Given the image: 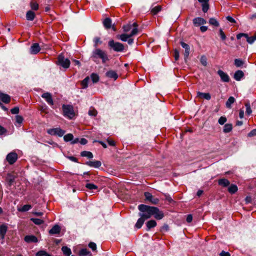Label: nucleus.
I'll return each instance as SVG.
<instances>
[{
	"label": "nucleus",
	"mask_w": 256,
	"mask_h": 256,
	"mask_svg": "<svg viewBox=\"0 0 256 256\" xmlns=\"http://www.w3.org/2000/svg\"><path fill=\"white\" fill-rule=\"evenodd\" d=\"M138 209L140 212L138 214L140 218L135 224V227L137 228H141L144 221L152 216H154L156 220H161L164 216L163 212L155 206L141 204L138 206Z\"/></svg>",
	"instance_id": "obj_1"
},
{
	"label": "nucleus",
	"mask_w": 256,
	"mask_h": 256,
	"mask_svg": "<svg viewBox=\"0 0 256 256\" xmlns=\"http://www.w3.org/2000/svg\"><path fill=\"white\" fill-rule=\"evenodd\" d=\"M91 58L95 61L96 59L99 58L102 59V62L103 63L106 62L108 60V58L106 52L100 49V48H96L92 52V54L91 56Z\"/></svg>",
	"instance_id": "obj_2"
},
{
	"label": "nucleus",
	"mask_w": 256,
	"mask_h": 256,
	"mask_svg": "<svg viewBox=\"0 0 256 256\" xmlns=\"http://www.w3.org/2000/svg\"><path fill=\"white\" fill-rule=\"evenodd\" d=\"M62 110L64 115L70 119L72 118L75 116L73 107L70 105H63Z\"/></svg>",
	"instance_id": "obj_3"
},
{
	"label": "nucleus",
	"mask_w": 256,
	"mask_h": 256,
	"mask_svg": "<svg viewBox=\"0 0 256 256\" xmlns=\"http://www.w3.org/2000/svg\"><path fill=\"white\" fill-rule=\"evenodd\" d=\"M108 46L114 51L117 52H122L124 50V46L119 42H115L114 40H110L108 43Z\"/></svg>",
	"instance_id": "obj_4"
},
{
	"label": "nucleus",
	"mask_w": 256,
	"mask_h": 256,
	"mask_svg": "<svg viewBox=\"0 0 256 256\" xmlns=\"http://www.w3.org/2000/svg\"><path fill=\"white\" fill-rule=\"evenodd\" d=\"M58 62L64 68H68L70 66V60L68 58H65L62 54L58 57Z\"/></svg>",
	"instance_id": "obj_5"
},
{
	"label": "nucleus",
	"mask_w": 256,
	"mask_h": 256,
	"mask_svg": "<svg viewBox=\"0 0 256 256\" xmlns=\"http://www.w3.org/2000/svg\"><path fill=\"white\" fill-rule=\"evenodd\" d=\"M47 132L52 136L57 135L59 136H62L65 133V131L60 128H50L47 130Z\"/></svg>",
	"instance_id": "obj_6"
},
{
	"label": "nucleus",
	"mask_w": 256,
	"mask_h": 256,
	"mask_svg": "<svg viewBox=\"0 0 256 256\" xmlns=\"http://www.w3.org/2000/svg\"><path fill=\"white\" fill-rule=\"evenodd\" d=\"M144 196L146 198V200L150 202L152 204H156L159 202L158 198H155L148 192H145L144 193Z\"/></svg>",
	"instance_id": "obj_7"
},
{
	"label": "nucleus",
	"mask_w": 256,
	"mask_h": 256,
	"mask_svg": "<svg viewBox=\"0 0 256 256\" xmlns=\"http://www.w3.org/2000/svg\"><path fill=\"white\" fill-rule=\"evenodd\" d=\"M6 159L10 164H12L16 161L18 154L16 152H10L7 155Z\"/></svg>",
	"instance_id": "obj_8"
},
{
	"label": "nucleus",
	"mask_w": 256,
	"mask_h": 256,
	"mask_svg": "<svg viewBox=\"0 0 256 256\" xmlns=\"http://www.w3.org/2000/svg\"><path fill=\"white\" fill-rule=\"evenodd\" d=\"M218 74L220 76L221 80L224 82H229L230 78L228 75L223 72L222 70H219L218 71Z\"/></svg>",
	"instance_id": "obj_9"
},
{
	"label": "nucleus",
	"mask_w": 256,
	"mask_h": 256,
	"mask_svg": "<svg viewBox=\"0 0 256 256\" xmlns=\"http://www.w3.org/2000/svg\"><path fill=\"white\" fill-rule=\"evenodd\" d=\"M42 97L45 99L48 104L50 106L54 105V102L52 98V94L48 92H44L42 95Z\"/></svg>",
	"instance_id": "obj_10"
},
{
	"label": "nucleus",
	"mask_w": 256,
	"mask_h": 256,
	"mask_svg": "<svg viewBox=\"0 0 256 256\" xmlns=\"http://www.w3.org/2000/svg\"><path fill=\"white\" fill-rule=\"evenodd\" d=\"M40 50V48L38 43L33 44L30 49V52L32 54H37Z\"/></svg>",
	"instance_id": "obj_11"
},
{
	"label": "nucleus",
	"mask_w": 256,
	"mask_h": 256,
	"mask_svg": "<svg viewBox=\"0 0 256 256\" xmlns=\"http://www.w3.org/2000/svg\"><path fill=\"white\" fill-rule=\"evenodd\" d=\"M193 24L196 26H198L200 25L206 24V21L202 18H194L193 20Z\"/></svg>",
	"instance_id": "obj_12"
},
{
	"label": "nucleus",
	"mask_w": 256,
	"mask_h": 256,
	"mask_svg": "<svg viewBox=\"0 0 256 256\" xmlns=\"http://www.w3.org/2000/svg\"><path fill=\"white\" fill-rule=\"evenodd\" d=\"M86 164L90 167L98 168L101 166L102 163L99 160L88 161L86 162Z\"/></svg>",
	"instance_id": "obj_13"
},
{
	"label": "nucleus",
	"mask_w": 256,
	"mask_h": 256,
	"mask_svg": "<svg viewBox=\"0 0 256 256\" xmlns=\"http://www.w3.org/2000/svg\"><path fill=\"white\" fill-rule=\"evenodd\" d=\"M60 227L58 225H54L50 230L49 234H58L60 232Z\"/></svg>",
	"instance_id": "obj_14"
},
{
	"label": "nucleus",
	"mask_w": 256,
	"mask_h": 256,
	"mask_svg": "<svg viewBox=\"0 0 256 256\" xmlns=\"http://www.w3.org/2000/svg\"><path fill=\"white\" fill-rule=\"evenodd\" d=\"M180 44H181L182 46L185 49L184 55V58H185V59H186L188 58L189 54H190V46L188 44H186L185 42H180Z\"/></svg>",
	"instance_id": "obj_15"
},
{
	"label": "nucleus",
	"mask_w": 256,
	"mask_h": 256,
	"mask_svg": "<svg viewBox=\"0 0 256 256\" xmlns=\"http://www.w3.org/2000/svg\"><path fill=\"white\" fill-rule=\"evenodd\" d=\"M106 75L107 77L113 78L114 80H116L118 78V75L116 72L115 71L112 70L107 72L106 74Z\"/></svg>",
	"instance_id": "obj_16"
},
{
	"label": "nucleus",
	"mask_w": 256,
	"mask_h": 256,
	"mask_svg": "<svg viewBox=\"0 0 256 256\" xmlns=\"http://www.w3.org/2000/svg\"><path fill=\"white\" fill-rule=\"evenodd\" d=\"M244 76V74L243 72L240 70H238L235 72L234 78L236 80L239 81Z\"/></svg>",
	"instance_id": "obj_17"
},
{
	"label": "nucleus",
	"mask_w": 256,
	"mask_h": 256,
	"mask_svg": "<svg viewBox=\"0 0 256 256\" xmlns=\"http://www.w3.org/2000/svg\"><path fill=\"white\" fill-rule=\"evenodd\" d=\"M197 96L206 100H210L211 98L210 94L209 93H203L200 92H197Z\"/></svg>",
	"instance_id": "obj_18"
},
{
	"label": "nucleus",
	"mask_w": 256,
	"mask_h": 256,
	"mask_svg": "<svg viewBox=\"0 0 256 256\" xmlns=\"http://www.w3.org/2000/svg\"><path fill=\"white\" fill-rule=\"evenodd\" d=\"M0 99L4 102L8 104L10 102V98L8 94H0Z\"/></svg>",
	"instance_id": "obj_19"
},
{
	"label": "nucleus",
	"mask_w": 256,
	"mask_h": 256,
	"mask_svg": "<svg viewBox=\"0 0 256 256\" xmlns=\"http://www.w3.org/2000/svg\"><path fill=\"white\" fill-rule=\"evenodd\" d=\"M24 240L27 242H38V238L34 236H26L24 238Z\"/></svg>",
	"instance_id": "obj_20"
},
{
	"label": "nucleus",
	"mask_w": 256,
	"mask_h": 256,
	"mask_svg": "<svg viewBox=\"0 0 256 256\" xmlns=\"http://www.w3.org/2000/svg\"><path fill=\"white\" fill-rule=\"evenodd\" d=\"M218 184L220 186L226 187L230 185V182L226 178H221L218 180Z\"/></svg>",
	"instance_id": "obj_21"
},
{
	"label": "nucleus",
	"mask_w": 256,
	"mask_h": 256,
	"mask_svg": "<svg viewBox=\"0 0 256 256\" xmlns=\"http://www.w3.org/2000/svg\"><path fill=\"white\" fill-rule=\"evenodd\" d=\"M36 16L35 13L32 11L28 10L26 14V18L28 20H33Z\"/></svg>",
	"instance_id": "obj_22"
},
{
	"label": "nucleus",
	"mask_w": 256,
	"mask_h": 256,
	"mask_svg": "<svg viewBox=\"0 0 256 256\" xmlns=\"http://www.w3.org/2000/svg\"><path fill=\"white\" fill-rule=\"evenodd\" d=\"M104 26L106 29H109L112 27V20L110 18H107L103 22Z\"/></svg>",
	"instance_id": "obj_23"
},
{
	"label": "nucleus",
	"mask_w": 256,
	"mask_h": 256,
	"mask_svg": "<svg viewBox=\"0 0 256 256\" xmlns=\"http://www.w3.org/2000/svg\"><path fill=\"white\" fill-rule=\"evenodd\" d=\"M147 230H149L150 228L155 227L156 226V222L154 220H150L146 223Z\"/></svg>",
	"instance_id": "obj_24"
},
{
	"label": "nucleus",
	"mask_w": 256,
	"mask_h": 256,
	"mask_svg": "<svg viewBox=\"0 0 256 256\" xmlns=\"http://www.w3.org/2000/svg\"><path fill=\"white\" fill-rule=\"evenodd\" d=\"M7 231V226L2 224L0 226V235L2 238H4L5 234Z\"/></svg>",
	"instance_id": "obj_25"
},
{
	"label": "nucleus",
	"mask_w": 256,
	"mask_h": 256,
	"mask_svg": "<svg viewBox=\"0 0 256 256\" xmlns=\"http://www.w3.org/2000/svg\"><path fill=\"white\" fill-rule=\"evenodd\" d=\"M80 256H92L90 252L86 248H82L79 252Z\"/></svg>",
	"instance_id": "obj_26"
},
{
	"label": "nucleus",
	"mask_w": 256,
	"mask_h": 256,
	"mask_svg": "<svg viewBox=\"0 0 256 256\" xmlns=\"http://www.w3.org/2000/svg\"><path fill=\"white\" fill-rule=\"evenodd\" d=\"M238 190V188L237 186L234 184H232L228 188V191L231 194L236 193Z\"/></svg>",
	"instance_id": "obj_27"
},
{
	"label": "nucleus",
	"mask_w": 256,
	"mask_h": 256,
	"mask_svg": "<svg viewBox=\"0 0 256 256\" xmlns=\"http://www.w3.org/2000/svg\"><path fill=\"white\" fill-rule=\"evenodd\" d=\"M30 6L31 8L34 10H37L38 9V4L35 0H31L30 2Z\"/></svg>",
	"instance_id": "obj_28"
},
{
	"label": "nucleus",
	"mask_w": 256,
	"mask_h": 256,
	"mask_svg": "<svg viewBox=\"0 0 256 256\" xmlns=\"http://www.w3.org/2000/svg\"><path fill=\"white\" fill-rule=\"evenodd\" d=\"M16 178V177L10 174H8V175L6 180L8 182L9 186H11L13 182L14 181Z\"/></svg>",
	"instance_id": "obj_29"
},
{
	"label": "nucleus",
	"mask_w": 256,
	"mask_h": 256,
	"mask_svg": "<svg viewBox=\"0 0 256 256\" xmlns=\"http://www.w3.org/2000/svg\"><path fill=\"white\" fill-rule=\"evenodd\" d=\"M162 10V6L160 5L156 6L151 9V13L154 14H156Z\"/></svg>",
	"instance_id": "obj_30"
},
{
	"label": "nucleus",
	"mask_w": 256,
	"mask_h": 256,
	"mask_svg": "<svg viewBox=\"0 0 256 256\" xmlns=\"http://www.w3.org/2000/svg\"><path fill=\"white\" fill-rule=\"evenodd\" d=\"M235 102V98L233 96H230L226 102V106L228 108H232V104Z\"/></svg>",
	"instance_id": "obj_31"
},
{
	"label": "nucleus",
	"mask_w": 256,
	"mask_h": 256,
	"mask_svg": "<svg viewBox=\"0 0 256 256\" xmlns=\"http://www.w3.org/2000/svg\"><path fill=\"white\" fill-rule=\"evenodd\" d=\"M62 250L66 256H70L72 253L70 249L66 246H62Z\"/></svg>",
	"instance_id": "obj_32"
},
{
	"label": "nucleus",
	"mask_w": 256,
	"mask_h": 256,
	"mask_svg": "<svg viewBox=\"0 0 256 256\" xmlns=\"http://www.w3.org/2000/svg\"><path fill=\"white\" fill-rule=\"evenodd\" d=\"M232 128V126L230 124H226L224 126L223 132L224 133H228L230 132Z\"/></svg>",
	"instance_id": "obj_33"
},
{
	"label": "nucleus",
	"mask_w": 256,
	"mask_h": 256,
	"mask_svg": "<svg viewBox=\"0 0 256 256\" xmlns=\"http://www.w3.org/2000/svg\"><path fill=\"white\" fill-rule=\"evenodd\" d=\"M80 156H82L88 157L89 158H93V154L88 151H82L80 153Z\"/></svg>",
	"instance_id": "obj_34"
},
{
	"label": "nucleus",
	"mask_w": 256,
	"mask_h": 256,
	"mask_svg": "<svg viewBox=\"0 0 256 256\" xmlns=\"http://www.w3.org/2000/svg\"><path fill=\"white\" fill-rule=\"evenodd\" d=\"M32 208V206L30 204H25L21 208H18V210L20 212H27L30 210Z\"/></svg>",
	"instance_id": "obj_35"
},
{
	"label": "nucleus",
	"mask_w": 256,
	"mask_h": 256,
	"mask_svg": "<svg viewBox=\"0 0 256 256\" xmlns=\"http://www.w3.org/2000/svg\"><path fill=\"white\" fill-rule=\"evenodd\" d=\"M117 38L120 40L122 42H126L129 37L128 36V34H123L117 36Z\"/></svg>",
	"instance_id": "obj_36"
},
{
	"label": "nucleus",
	"mask_w": 256,
	"mask_h": 256,
	"mask_svg": "<svg viewBox=\"0 0 256 256\" xmlns=\"http://www.w3.org/2000/svg\"><path fill=\"white\" fill-rule=\"evenodd\" d=\"M90 78L94 83L98 82L100 79L99 76L95 73H92L90 75Z\"/></svg>",
	"instance_id": "obj_37"
},
{
	"label": "nucleus",
	"mask_w": 256,
	"mask_h": 256,
	"mask_svg": "<svg viewBox=\"0 0 256 256\" xmlns=\"http://www.w3.org/2000/svg\"><path fill=\"white\" fill-rule=\"evenodd\" d=\"M30 220L32 221L34 224L37 225H40L44 222L43 220L36 218H32Z\"/></svg>",
	"instance_id": "obj_38"
},
{
	"label": "nucleus",
	"mask_w": 256,
	"mask_h": 256,
	"mask_svg": "<svg viewBox=\"0 0 256 256\" xmlns=\"http://www.w3.org/2000/svg\"><path fill=\"white\" fill-rule=\"evenodd\" d=\"M90 80L88 76L86 77L81 82L83 88H85L88 87V82Z\"/></svg>",
	"instance_id": "obj_39"
},
{
	"label": "nucleus",
	"mask_w": 256,
	"mask_h": 256,
	"mask_svg": "<svg viewBox=\"0 0 256 256\" xmlns=\"http://www.w3.org/2000/svg\"><path fill=\"white\" fill-rule=\"evenodd\" d=\"M73 138H74V136L71 134H68L65 135L64 137V141L66 142L72 140H73Z\"/></svg>",
	"instance_id": "obj_40"
},
{
	"label": "nucleus",
	"mask_w": 256,
	"mask_h": 256,
	"mask_svg": "<svg viewBox=\"0 0 256 256\" xmlns=\"http://www.w3.org/2000/svg\"><path fill=\"white\" fill-rule=\"evenodd\" d=\"M209 23L210 24L214 26H218L219 23L214 18H210L209 20Z\"/></svg>",
	"instance_id": "obj_41"
},
{
	"label": "nucleus",
	"mask_w": 256,
	"mask_h": 256,
	"mask_svg": "<svg viewBox=\"0 0 256 256\" xmlns=\"http://www.w3.org/2000/svg\"><path fill=\"white\" fill-rule=\"evenodd\" d=\"M94 46L95 48H97L98 44L102 43V42L100 40V38L99 37L94 38Z\"/></svg>",
	"instance_id": "obj_42"
},
{
	"label": "nucleus",
	"mask_w": 256,
	"mask_h": 256,
	"mask_svg": "<svg viewBox=\"0 0 256 256\" xmlns=\"http://www.w3.org/2000/svg\"><path fill=\"white\" fill-rule=\"evenodd\" d=\"M86 188L90 190H96L98 188V186L96 185L90 183L86 184Z\"/></svg>",
	"instance_id": "obj_43"
},
{
	"label": "nucleus",
	"mask_w": 256,
	"mask_h": 256,
	"mask_svg": "<svg viewBox=\"0 0 256 256\" xmlns=\"http://www.w3.org/2000/svg\"><path fill=\"white\" fill-rule=\"evenodd\" d=\"M244 62L240 59H235L234 64L236 67H240L244 64Z\"/></svg>",
	"instance_id": "obj_44"
},
{
	"label": "nucleus",
	"mask_w": 256,
	"mask_h": 256,
	"mask_svg": "<svg viewBox=\"0 0 256 256\" xmlns=\"http://www.w3.org/2000/svg\"><path fill=\"white\" fill-rule=\"evenodd\" d=\"M245 106L246 107V114L248 115H250L252 112V110L250 108V106L249 102H247L245 104Z\"/></svg>",
	"instance_id": "obj_45"
},
{
	"label": "nucleus",
	"mask_w": 256,
	"mask_h": 256,
	"mask_svg": "<svg viewBox=\"0 0 256 256\" xmlns=\"http://www.w3.org/2000/svg\"><path fill=\"white\" fill-rule=\"evenodd\" d=\"M36 256H52L50 254H48L46 251L44 250H40L36 254Z\"/></svg>",
	"instance_id": "obj_46"
},
{
	"label": "nucleus",
	"mask_w": 256,
	"mask_h": 256,
	"mask_svg": "<svg viewBox=\"0 0 256 256\" xmlns=\"http://www.w3.org/2000/svg\"><path fill=\"white\" fill-rule=\"evenodd\" d=\"M209 9V4L208 3H204L202 4V10L204 12H208Z\"/></svg>",
	"instance_id": "obj_47"
},
{
	"label": "nucleus",
	"mask_w": 256,
	"mask_h": 256,
	"mask_svg": "<svg viewBox=\"0 0 256 256\" xmlns=\"http://www.w3.org/2000/svg\"><path fill=\"white\" fill-rule=\"evenodd\" d=\"M200 62L204 66L207 65L206 58L204 56H202L200 58Z\"/></svg>",
	"instance_id": "obj_48"
},
{
	"label": "nucleus",
	"mask_w": 256,
	"mask_h": 256,
	"mask_svg": "<svg viewBox=\"0 0 256 256\" xmlns=\"http://www.w3.org/2000/svg\"><path fill=\"white\" fill-rule=\"evenodd\" d=\"M122 28L124 32H128L132 28V25L130 24L124 25Z\"/></svg>",
	"instance_id": "obj_49"
},
{
	"label": "nucleus",
	"mask_w": 256,
	"mask_h": 256,
	"mask_svg": "<svg viewBox=\"0 0 256 256\" xmlns=\"http://www.w3.org/2000/svg\"><path fill=\"white\" fill-rule=\"evenodd\" d=\"M219 34H220L221 39L222 40H224L226 39V36L225 34L224 33V32H223V30H222V29H221V28L219 30Z\"/></svg>",
	"instance_id": "obj_50"
},
{
	"label": "nucleus",
	"mask_w": 256,
	"mask_h": 256,
	"mask_svg": "<svg viewBox=\"0 0 256 256\" xmlns=\"http://www.w3.org/2000/svg\"><path fill=\"white\" fill-rule=\"evenodd\" d=\"M218 123L221 124V125H222L224 124L226 122V117H224V116H221L219 119H218Z\"/></svg>",
	"instance_id": "obj_51"
},
{
	"label": "nucleus",
	"mask_w": 256,
	"mask_h": 256,
	"mask_svg": "<svg viewBox=\"0 0 256 256\" xmlns=\"http://www.w3.org/2000/svg\"><path fill=\"white\" fill-rule=\"evenodd\" d=\"M16 122L18 124H22L24 120L22 116H19V115H17L16 116Z\"/></svg>",
	"instance_id": "obj_52"
},
{
	"label": "nucleus",
	"mask_w": 256,
	"mask_h": 256,
	"mask_svg": "<svg viewBox=\"0 0 256 256\" xmlns=\"http://www.w3.org/2000/svg\"><path fill=\"white\" fill-rule=\"evenodd\" d=\"M88 246L94 251L96 250V245L94 242H90L88 244Z\"/></svg>",
	"instance_id": "obj_53"
},
{
	"label": "nucleus",
	"mask_w": 256,
	"mask_h": 256,
	"mask_svg": "<svg viewBox=\"0 0 256 256\" xmlns=\"http://www.w3.org/2000/svg\"><path fill=\"white\" fill-rule=\"evenodd\" d=\"M88 114L92 116H96L97 114V112L94 108L90 109L88 111Z\"/></svg>",
	"instance_id": "obj_54"
},
{
	"label": "nucleus",
	"mask_w": 256,
	"mask_h": 256,
	"mask_svg": "<svg viewBox=\"0 0 256 256\" xmlns=\"http://www.w3.org/2000/svg\"><path fill=\"white\" fill-rule=\"evenodd\" d=\"M246 38L247 42L250 44H252L255 41L252 36L250 37L247 34V36Z\"/></svg>",
	"instance_id": "obj_55"
},
{
	"label": "nucleus",
	"mask_w": 256,
	"mask_h": 256,
	"mask_svg": "<svg viewBox=\"0 0 256 256\" xmlns=\"http://www.w3.org/2000/svg\"><path fill=\"white\" fill-rule=\"evenodd\" d=\"M12 114H18L19 112V108L14 107L10 110Z\"/></svg>",
	"instance_id": "obj_56"
},
{
	"label": "nucleus",
	"mask_w": 256,
	"mask_h": 256,
	"mask_svg": "<svg viewBox=\"0 0 256 256\" xmlns=\"http://www.w3.org/2000/svg\"><path fill=\"white\" fill-rule=\"evenodd\" d=\"M174 57L176 60H178L179 58V52L177 50L174 51Z\"/></svg>",
	"instance_id": "obj_57"
},
{
	"label": "nucleus",
	"mask_w": 256,
	"mask_h": 256,
	"mask_svg": "<svg viewBox=\"0 0 256 256\" xmlns=\"http://www.w3.org/2000/svg\"><path fill=\"white\" fill-rule=\"evenodd\" d=\"M256 135V129H254V130H252L248 134V136L250 137H251V136H254Z\"/></svg>",
	"instance_id": "obj_58"
},
{
	"label": "nucleus",
	"mask_w": 256,
	"mask_h": 256,
	"mask_svg": "<svg viewBox=\"0 0 256 256\" xmlns=\"http://www.w3.org/2000/svg\"><path fill=\"white\" fill-rule=\"evenodd\" d=\"M242 36H244L245 38L246 36H247V34H244V33H240V34H237L236 36V38L239 40L242 37Z\"/></svg>",
	"instance_id": "obj_59"
},
{
	"label": "nucleus",
	"mask_w": 256,
	"mask_h": 256,
	"mask_svg": "<svg viewBox=\"0 0 256 256\" xmlns=\"http://www.w3.org/2000/svg\"><path fill=\"white\" fill-rule=\"evenodd\" d=\"M226 20L228 21H229L230 22H232V23H236V22L234 20V19L232 17H231L230 16H226Z\"/></svg>",
	"instance_id": "obj_60"
},
{
	"label": "nucleus",
	"mask_w": 256,
	"mask_h": 256,
	"mask_svg": "<svg viewBox=\"0 0 256 256\" xmlns=\"http://www.w3.org/2000/svg\"><path fill=\"white\" fill-rule=\"evenodd\" d=\"M220 256H230V254L228 252H226L222 250L220 254Z\"/></svg>",
	"instance_id": "obj_61"
},
{
	"label": "nucleus",
	"mask_w": 256,
	"mask_h": 256,
	"mask_svg": "<svg viewBox=\"0 0 256 256\" xmlns=\"http://www.w3.org/2000/svg\"><path fill=\"white\" fill-rule=\"evenodd\" d=\"M6 132V130L4 127L0 126V134L2 135V134H4Z\"/></svg>",
	"instance_id": "obj_62"
},
{
	"label": "nucleus",
	"mask_w": 256,
	"mask_h": 256,
	"mask_svg": "<svg viewBox=\"0 0 256 256\" xmlns=\"http://www.w3.org/2000/svg\"><path fill=\"white\" fill-rule=\"evenodd\" d=\"M192 220V216L191 214H188L186 218V222H190Z\"/></svg>",
	"instance_id": "obj_63"
},
{
	"label": "nucleus",
	"mask_w": 256,
	"mask_h": 256,
	"mask_svg": "<svg viewBox=\"0 0 256 256\" xmlns=\"http://www.w3.org/2000/svg\"><path fill=\"white\" fill-rule=\"evenodd\" d=\"M80 142L82 144H87L88 140L84 138H82L80 139Z\"/></svg>",
	"instance_id": "obj_64"
}]
</instances>
